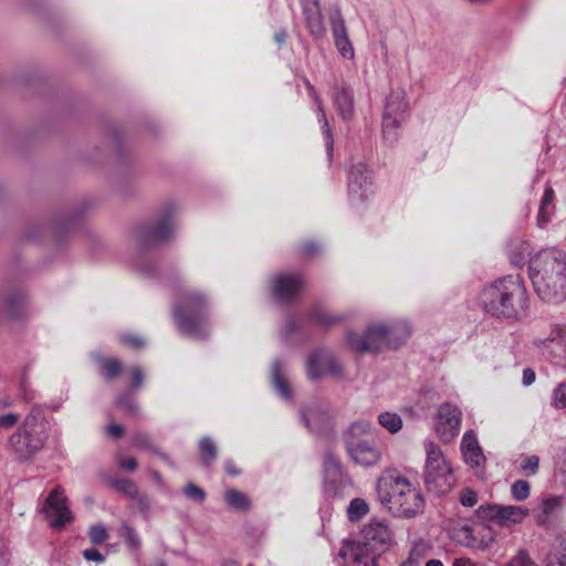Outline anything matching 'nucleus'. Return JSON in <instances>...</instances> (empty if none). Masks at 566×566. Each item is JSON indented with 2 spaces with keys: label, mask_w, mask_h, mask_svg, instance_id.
Listing matches in <instances>:
<instances>
[{
  "label": "nucleus",
  "mask_w": 566,
  "mask_h": 566,
  "mask_svg": "<svg viewBox=\"0 0 566 566\" xmlns=\"http://www.w3.org/2000/svg\"><path fill=\"white\" fill-rule=\"evenodd\" d=\"M480 304L493 317L521 319L526 316L528 295L520 276L506 275L483 289Z\"/></svg>",
  "instance_id": "f257e3e1"
},
{
  "label": "nucleus",
  "mask_w": 566,
  "mask_h": 566,
  "mask_svg": "<svg viewBox=\"0 0 566 566\" xmlns=\"http://www.w3.org/2000/svg\"><path fill=\"white\" fill-rule=\"evenodd\" d=\"M528 273L537 295L552 303L566 300V253L546 249L536 253L528 265Z\"/></svg>",
  "instance_id": "f03ea898"
},
{
  "label": "nucleus",
  "mask_w": 566,
  "mask_h": 566,
  "mask_svg": "<svg viewBox=\"0 0 566 566\" xmlns=\"http://www.w3.org/2000/svg\"><path fill=\"white\" fill-rule=\"evenodd\" d=\"M411 335V328L406 321L394 319L386 323H371L361 333L348 332L346 340L352 350L379 353L384 349H397Z\"/></svg>",
  "instance_id": "7ed1b4c3"
},
{
  "label": "nucleus",
  "mask_w": 566,
  "mask_h": 566,
  "mask_svg": "<svg viewBox=\"0 0 566 566\" xmlns=\"http://www.w3.org/2000/svg\"><path fill=\"white\" fill-rule=\"evenodd\" d=\"M50 436V424L43 410L33 406L17 430L6 441V449L21 462L41 451Z\"/></svg>",
  "instance_id": "20e7f679"
},
{
  "label": "nucleus",
  "mask_w": 566,
  "mask_h": 566,
  "mask_svg": "<svg viewBox=\"0 0 566 566\" xmlns=\"http://www.w3.org/2000/svg\"><path fill=\"white\" fill-rule=\"evenodd\" d=\"M174 316L184 335L196 339L208 336L207 300L200 293H184L175 306Z\"/></svg>",
  "instance_id": "39448f33"
},
{
  "label": "nucleus",
  "mask_w": 566,
  "mask_h": 566,
  "mask_svg": "<svg viewBox=\"0 0 566 566\" xmlns=\"http://www.w3.org/2000/svg\"><path fill=\"white\" fill-rule=\"evenodd\" d=\"M345 446L350 459L359 465H375L381 458V450L375 441L369 421L359 420L352 423L345 433Z\"/></svg>",
  "instance_id": "423d86ee"
},
{
  "label": "nucleus",
  "mask_w": 566,
  "mask_h": 566,
  "mask_svg": "<svg viewBox=\"0 0 566 566\" xmlns=\"http://www.w3.org/2000/svg\"><path fill=\"white\" fill-rule=\"evenodd\" d=\"M426 463L423 480L427 490L438 496L447 494L455 484V476L440 447L424 441Z\"/></svg>",
  "instance_id": "0eeeda50"
},
{
  "label": "nucleus",
  "mask_w": 566,
  "mask_h": 566,
  "mask_svg": "<svg viewBox=\"0 0 566 566\" xmlns=\"http://www.w3.org/2000/svg\"><path fill=\"white\" fill-rule=\"evenodd\" d=\"M176 211L175 203L167 202L151 224L137 229L136 238L142 249L151 248L170 239L176 229Z\"/></svg>",
  "instance_id": "6e6552de"
},
{
  "label": "nucleus",
  "mask_w": 566,
  "mask_h": 566,
  "mask_svg": "<svg viewBox=\"0 0 566 566\" xmlns=\"http://www.w3.org/2000/svg\"><path fill=\"white\" fill-rule=\"evenodd\" d=\"M566 495L545 493L533 501L530 510L535 524L545 531H556L564 522Z\"/></svg>",
  "instance_id": "1a4fd4ad"
},
{
  "label": "nucleus",
  "mask_w": 566,
  "mask_h": 566,
  "mask_svg": "<svg viewBox=\"0 0 566 566\" xmlns=\"http://www.w3.org/2000/svg\"><path fill=\"white\" fill-rule=\"evenodd\" d=\"M306 376L311 381L324 378L344 379L346 371L336 354L326 347L313 349L305 360Z\"/></svg>",
  "instance_id": "9d476101"
},
{
  "label": "nucleus",
  "mask_w": 566,
  "mask_h": 566,
  "mask_svg": "<svg viewBox=\"0 0 566 566\" xmlns=\"http://www.w3.org/2000/svg\"><path fill=\"white\" fill-rule=\"evenodd\" d=\"M408 115V103L405 92L401 90L392 91L386 98L382 115V135L388 145H394L398 140L400 124Z\"/></svg>",
  "instance_id": "9b49d317"
},
{
  "label": "nucleus",
  "mask_w": 566,
  "mask_h": 566,
  "mask_svg": "<svg viewBox=\"0 0 566 566\" xmlns=\"http://www.w3.org/2000/svg\"><path fill=\"white\" fill-rule=\"evenodd\" d=\"M533 345L544 358L557 366H566V331L552 326L548 334L533 339Z\"/></svg>",
  "instance_id": "f8f14e48"
},
{
  "label": "nucleus",
  "mask_w": 566,
  "mask_h": 566,
  "mask_svg": "<svg viewBox=\"0 0 566 566\" xmlns=\"http://www.w3.org/2000/svg\"><path fill=\"white\" fill-rule=\"evenodd\" d=\"M348 198L358 207L370 198L373 192V171L364 163L355 164L348 172Z\"/></svg>",
  "instance_id": "ddd939ff"
},
{
  "label": "nucleus",
  "mask_w": 566,
  "mask_h": 566,
  "mask_svg": "<svg viewBox=\"0 0 566 566\" xmlns=\"http://www.w3.org/2000/svg\"><path fill=\"white\" fill-rule=\"evenodd\" d=\"M476 515L482 521H491L500 526L520 524L530 515V510L518 505L485 504L479 506Z\"/></svg>",
  "instance_id": "4468645a"
},
{
  "label": "nucleus",
  "mask_w": 566,
  "mask_h": 566,
  "mask_svg": "<svg viewBox=\"0 0 566 566\" xmlns=\"http://www.w3.org/2000/svg\"><path fill=\"white\" fill-rule=\"evenodd\" d=\"M462 422L461 409L451 402H444L438 408L434 429L444 443L451 442L459 433Z\"/></svg>",
  "instance_id": "2eb2a0df"
},
{
  "label": "nucleus",
  "mask_w": 566,
  "mask_h": 566,
  "mask_svg": "<svg viewBox=\"0 0 566 566\" xmlns=\"http://www.w3.org/2000/svg\"><path fill=\"white\" fill-rule=\"evenodd\" d=\"M42 513L49 521L50 526L55 530L64 527L72 521L73 516L67 506V499L61 488H55L49 494L42 507Z\"/></svg>",
  "instance_id": "dca6fc26"
},
{
  "label": "nucleus",
  "mask_w": 566,
  "mask_h": 566,
  "mask_svg": "<svg viewBox=\"0 0 566 566\" xmlns=\"http://www.w3.org/2000/svg\"><path fill=\"white\" fill-rule=\"evenodd\" d=\"M405 490L398 494L397 501L390 506V512L398 517L410 518L422 512L424 500L419 490L408 481L403 484Z\"/></svg>",
  "instance_id": "f3484780"
},
{
  "label": "nucleus",
  "mask_w": 566,
  "mask_h": 566,
  "mask_svg": "<svg viewBox=\"0 0 566 566\" xmlns=\"http://www.w3.org/2000/svg\"><path fill=\"white\" fill-rule=\"evenodd\" d=\"M408 480L401 476L397 471H385L378 479L376 491L380 503L390 510V506L397 501V495L405 490L403 484Z\"/></svg>",
  "instance_id": "a211bd4d"
},
{
  "label": "nucleus",
  "mask_w": 566,
  "mask_h": 566,
  "mask_svg": "<svg viewBox=\"0 0 566 566\" xmlns=\"http://www.w3.org/2000/svg\"><path fill=\"white\" fill-rule=\"evenodd\" d=\"M339 555L348 566H376L377 557L380 555L359 539L345 542Z\"/></svg>",
  "instance_id": "6ab92c4d"
},
{
  "label": "nucleus",
  "mask_w": 566,
  "mask_h": 566,
  "mask_svg": "<svg viewBox=\"0 0 566 566\" xmlns=\"http://www.w3.org/2000/svg\"><path fill=\"white\" fill-rule=\"evenodd\" d=\"M303 277L300 274H276L272 279V294L281 303L293 301L303 286Z\"/></svg>",
  "instance_id": "aec40b11"
},
{
  "label": "nucleus",
  "mask_w": 566,
  "mask_h": 566,
  "mask_svg": "<svg viewBox=\"0 0 566 566\" xmlns=\"http://www.w3.org/2000/svg\"><path fill=\"white\" fill-rule=\"evenodd\" d=\"M357 539L381 554L391 543V532L386 524L373 522L363 527Z\"/></svg>",
  "instance_id": "412c9836"
},
{
  "label": "nucleus",
  "mask_w": 566,
  "mask_h": 566,
  "mask_svg": "<svg viewBox=\"0 0 566 566\" xmlns=\"http://www.w3.org/2000/svg\"><path fill=\"white\" fill-rule=\"evenodd\" d=\"M332 99L338 115L343 120L349 122L355 115L354 92L344 82L335 83L332 90Z\"/></svg>",
  "instance_id": "4be33fe9"
},
{
  "label": "nucleus",
  "mask_w": 566,
  "mask_h": 566,
  "mask_svg": "<svg viewBox=\"0 0 566 566\" xmlns=\"http://www.w3.org/2000/svg\"><path fill=\"white\" fill-rule=\"evenodd\" d=\"M329 420L327 408L319 403H312L302 410V421L312 432H324L328 428Z\"/></svg>",
  "instance_id": "5701e85b"
},
{
  "label": "nucleus",
  "mask_w": 566,
  "mask_h": 566,
  "mask_svg": "<svg viewBox=\"0 0 566 566\" xmlns=\"http://www.w3.org/2000/svg\"><path fill=\"white\" fill-rule=\"evenodd\" d=\"M303 13L311 35L316 40L324 38L326 29L321 13L319 0L305 1Z\"/></svg>",
  "instance_id": "b1692460"
},
{
  "label": "nucleus",
  "mask_w": 566,
  "mask_h": 566,
  "mask_svg": "<svg viewBox=\"0 0 566 566\" xmlns=\"http://www.w3.org/2000/svg\"><path fill=\"white\" fill-rule=\"evenodd\" d=\"M271 381L274 390L285 400L292 399V390L285 376L283 361L275 359L271 368Z\"/></svg>",
  "instance_id": "393cba45"
},
{
  "label": "nucleus",
  "mask_w": 566,
  "mask_h": 566,
  "mask_svg": "<svg viewBox=\"0 0 566 566\" xmlns=\"http://www.w3.org/2000/svg\"><path fill=\"white\" fill-rule=\"evenodd\" d=\"M307 86L310 88V92L311 94L314 95V101L316 103V114H317V119H318V123L322 124V132H323V135H324V142H325V147H326V154H327V157H328V160L331 161L332 160V157H333V150H334V137H333V133H332V129L328 125V122H327V118H326V115H325V112L323 109V105H322V101L318 98V96L315 94V91L314 88L310 85V83L307 82Z\"/></svg>",
  "instance_id": "a878e982"
},
{
  "label": "nucleus",
  "mask_w": 566,
  "mask_h": 566,
  "mask_svg": "<svg viewBox=\"0 0 566 566\" xmlns=\"http://www.w3.org/2000/svg\"><path fill=\"white\" fill-rule=\"evenodd\" d=\"M554 197V190L552 188H546L541 199L537 213V224L539 227H545L552 220L555 211Z\"/></svg>",
  "instance_id": "bb28decb"
},
{
  "label": "nucleus",
  "mask_w": 566,
  "mask_h": 566,
  "mask_svg": "<svg viewBox=\"0 0 566 566\" xmlns=\"http://www.w3.org/2000/svg\"><path fill=\"white\" fill-rule=\"evenodd\" d=\"M329 24L334 41L348 36L345 20L338 6H333L329 9Z\"/></svg>",
  "instance_id": "cd10ccee"
},
{
  "label": "nucleus",
  "mask_w": 566,
  "mask_h": 566,
  "mask_svg": "<svg viewBox=\"0 0 566 566\" xmlns=\"http://www.w3.org/2000/svg\"><path fill=\"white\" fill-rule=\"evenodd\" d=\"M224 501L231 509L238 511H248L251 506L248 495L234 489L226 491Z\"/></svg>",
  "instance_id": "c85d7f7f"
},
{
  "label": "nucleus",
  "mask_w": 566,
  "mask_h": 566,
  "mask_svg": "<svg viewBox=\"0 0 566 566\" xmlns=\"http://www.w3.org/2000/svg\"><path fill=\"white\" fill-rule=\"evenodd\" d=\"M323 468L326 481L335 483L340 479L342 464L332 453H326L324 455Z\"/></svg>",
  "instance_id": "c756f323"
},
{
  "label": "nucleus",
  "mask_w": 566,
  "mask_h": 566,
  "mask_svg": "<svg viewBox=\"0 0 566 566\" xmlns=\"http://www.w3.org/2000/svg\"><path fill=\"white\" fill-rule=\"evenodd\" d=\"M116 405L130 417H140V408L132 392H124L117 396Z\"/></svg>",
  "instance_id": "7c9ffc66"
},
{
  "label": "nucleus",
  "mask_w": 566,
  "mask_h": 566,
  "mask_svg": "<svg viewBox=\"0 0 566 566\" xmlns=\"http://www.w3.org/2000/svg\"><path fill=\"white\" fill-rule=\"evenodd\" d=\"M119 535L123 537L126 546L132 552H137L142 546L138 533L129 524L124 523L119 528Z\"/></svg>",
  "instance_id": "2f4dec72"
},
{
  "label": "nucleus",
  "mask_w": 566,
  "mask_h": 566,
  "mask_svg": "<svg viewBox=\"0 0 566 566\" xmlns=\"http://www.w3.org/2000/svg\"><path fill=\"white\" fill-rule=\"evenodd\" d=\"M199 451L202 462L206 467H210L217 458V447L211 438L205 437L199 441Z\"/></svg>",
  "instance_id": "473e14b6"
},
{
  "label": "nucleus",
  "mask_w": 566,
  "mask_h": 566,
  "mask_svg": "<svg viewBox=\"0 0 566 566\" xmlns=\"http://www.w3.org/2000/svg\"><path fill=\"white\" fill-rule=\"evenodd\" d=\"M132 444L133 447L139 449L153 451L154 453L160 455L164 460H168V457L165 453L160 452L154 447L150 436L146 432L138 431L134 433L132 438Z\"/></svg>",
  "instance_id": "72a5a7b5"
},
{
  "label": "nucleus",
  "mask_w": 566,
  "mask_h": 566,
  "mask_svg": "<svg viewBox=\"0 0 566 566\" xmlns=\"http://www.w3.org/2000/svg\"><path fill=\"white\" fill-rule=\"evenodd\" d=\"M379 424L390 433H396L402 428V419L395 412H381L378 416Z\"/></svg>",
  "instance_id": "f704fd0d"
},
{
  "label": "nucleus",
  "mask_w": 566,
  "mask_h": 566,
  "mask_svg": "<svg viewBox=\"0 0 566 566\" xmlns=\"http://www.w3.org/2000/svg\"><path fill=\"white\" fill-rule=\"evenodd\" d=\"M109 483L112 488H114L117 492L130 499H137L138 488L134 481L129 479H113L109 481Z\"/></svg>",
  "instance_id": "c9c22d12"
},
{
  "label": "nucleus",
  "mask_w": 566,
  "mask_h": 566,
  "mask_svg": "<svg viewBox=\"0 0 566 566\" xmlns=\"http://www.w3.org/2000/svg\"><path fill=\"white\" fill-rule=\"evenodd\" d=\"M546 566H566V534L558 538V548L547 557Z\"/></svg>",
  "instance_id": "e433bc0d"
},
{
  "label": "nucleus",
  "mask_w": 566,
  "mask_h": 566,
  "mask_svg": "<svg viewBox=\"0 0 566 566\" xmlns=\"http://www.w3.org/2000/svg\"><path fill=\"white\" fill-rule=\"evenodd\" d=\"M368 512V505L363 499H354L347 507L348 518L352 522L359 521Z\"/></svg>",
  "instance_id": "4c0bfd02"
},
{
  "label": "nucleus",
  "mask_w": 566,
  "mask_h": 566,
  "mask_svg": "<svg viewBox=\"0 0 566 566\" xmlns=\"http://www.w3.org/2000/svg\"><path fill=\"white\" fill-rule=\"evenodd\" d=\"M531 494V484L525 480H517L511 485V495L516 501H524Z\"/></svg>",
  "instance_id": "58836bf2"
},
{
  "label": "nucleus",
  "mask_w": 566,
  "mask_h": 566,
  "mask_svg": "<svg viewBox=\"0 0 566 566\" xmlns=\"http://www.w3.org/2000/svg\"><path fill=\"white\" fill-rule=\"evenodd\" d=\"M103 377L107 380L117 377L122 370V365L116 358H106L102 361Z\"/></svg>",
  "instance_id": "ea45409f"
},
{
  "label": "nucleus",
  "mask_w": 566,
  "mask_h": 566,
  "mask_svg": "<svg viewBox=\"0 0 566 566\" xmlns=\"http://www.w3.org/2000/svg\"><path fill=\"white\" fill-rule=\"evenodd\" d=\"M24 303V295L22 293H14L8 298V312L11 317H19L21 315L20 307Z\"/></svg>",
  "instance_id": "a19ab883"
},
{
  "label": "nucleus",
  "mask_w": 566,
  "mask_h": 566,
  "mask_svg": "<svg viewBox=\"0 0 566 566\" xmlns=\"http://www.w3.org/2000/svg\"><path fill=\"white\" fill-rule=\"evenodd\" d=\"M107 531L103 524H95L90 527L88 537L95 545L103 544L107 539Z\"/></svg>",
  "instance_id": "79ce46f5"
},
{
  "label": "nucleus",
  "mask_w": 566,
  "mask_h": 566,
  "mask_svg": "<svg viewBox=\"0 0 566 566\" xmlns=\"http://www.w3.org/2000/svg\"><path fill=\"white\" fill-rule=\"evenodd\" d=\"M462 454L465 463L472 468H479L485 462V457L482 452V449L464 451Z\"/></svg>",
  "instance_id": "37998d69"
},
{
  "label": "nucleus",
  "mask_w": 566,
  "mask_h": 566,
  "mask_svg": "<svg viewBox=\"0 0 566 566\" xmlns=\"http://www.w3.org/2000/svg\"><path fill=\"white\" fill-rule=\"evenodd\" d=\"M335 46L344 59L352 60L355 56L354 46L349 36L334 41Z\"/></svg>",
  "instance_id": "c03bdc74"
},
{
  "label": "nucleus",
  "mask_w": 566,
  "mask_h": 566,
  "mask_svg": "<svg viewBox=\"0 0 566 566\" xmlns=\"http://www.w3.org/2000/svg\"><path fill=\"white\" fill-rule=\"evenodd\" d=\"M311 319L319 325L329 326L339 321V318L327 315L322 308H314L311 312Z\"/></svg>",
  "instance_id": "a18cd8bd"
},
{
  "label": "nucleus",
  "mask_w": 566,
  "mask_h": 566,
  "mask_svg": "<svg viewBox=\"0 0 566 566\" xmlns=\"http://www.w3.org/2000/svg\"><path fill=\"white\" fill-rule=\"evenodd\" d=\"M538 465H539V459L538 457L536 455H531V457H527L525 458L521 464H520V469L521 471L527 475V476H531V475H534L536 474L537 470H538Z\"/></svg>",
  "instance_id": "49530a36"
},
{
  "label": "nucleus",
  "mask_w": 566,
  "mask_h": 566,
  "mask_svg": "<svg viewBox=\"0 0 566 566\" xmlns=\"http://www.w3.org/2000/svg\"><path fill=\"white\" fill-rule=\"evenodd\" d=\"M552 405L555 408H566V381L559 384L553 392Z\"/></svg>",
  "instance_id": "de8ad7c7"
},
{
  "label": "nucleus",
  "mask_w": 566,
  "mask_h": 566,
  "mask_svg": "<svg viewBox=\"0 0 566 566\" xmlns=\"http://www.w3.org/2000/svg\"><path fill=\"white\" fill-rule=\"evenodd\" d=\"M19 390H20V395L24 401L31 402L32 400L35 399L36 392L31 387L30 382L28 381L25 373L22 376Z\"/></svg>",
  "instance_id": "09e8293b"
},
{
  "label": "nucleus",
  "mask_w": 566,
  "mask_h": 566,
  "mask_svg": "<svg viewBox=\"0 0 566 566\" xmlns=\"http://www.w3.org/2000/svg\"><path fill=\"white\" fill-rule=\"evenodd\" d=\"M475 449H481L479 446L478 439L472 431H467L461 441V451H471Z\"/></svg>",
  "instance_id": "8fccbe9b"
},
{
  "label": "nucleus",
  "mask_w": 566,
  "mask_h": 566,
  "mask_svg": "<svg viewBox=\"0 0 566 566\" xmlns=\"http://www.w3.org/2000/svg\"><path fill=\"white\" fill-rule=\"evenodd\" d=\"M423 555V547L420 545H416L411 548L409 553V557L406 562L401 564V566H419V563Z\"/></svg>",
  "instance_id": "3c124183"
},
{
  "label": "nucleus",
  "mask_w": 566,
  "mask_h": 566,
  "mask_svg": "<svg viewBox=\"0 0 566 566\" xmlns=\"http://www.w3.org/2000/svg\"><path fill=\"white\" fill-rule=\"evenodd\" d=\"M459 501L465 507H473L478 503L476 492L471 489H465L461 491Z\"/></svg>",
  "instance_id": "603ef678"
},
{
  "label": "nucleus",
  "mask_w": 566,
  "mask_h": 566,
  "mask_svg": "<svg viewBox=\"0 0 566 566\" xmlns=\"http://www.w3.org/2000/svg\"><path fill=\"white\" fill-rule=\"evenodd\" d=\"M185 494L190 497V499H193L195 501L201 503L205 501L206 499V493L205 491L197 486L196 484L193 483H189L186 488H185Z\"/></svg>",
  "instance_id": "864d4df0"
},
{
  "label": "nucleus",
  "mask_w": 566,
  "mask_h": 566,
  "mask_svg": "<svg viewBox=\"0 0 566 566\" xmlns=\"http://www.w3.org/2000/svg\"><path fill=\"white\" fill-rule=\"evenodd\" d=\"M509 566H537L528 556V554L524 551L518 552V554L513 557Z\"/></svg>",
  "instance_id": "5fc2aeb1"
},
{
  "label": "nucleus",
  "mask_w": 566,
  "mask_h": 566,
  "mask_svg": "<svg viewBox=\"0 0 566 566\" xmlns=\"http://www.w3.org/2000/svg\"><path fill=\"white\" fill-rule=\"evenodd\" d=\"M137 270L145 276L151 277L156 273V268L153 262L140 261L137 263Z\"/></svg>",
  "instance_id": "6e6d98bb"
},
{
  "label": "nucleus",
  "mask_w": 566,
  "mask_h": 566,
  "mask_svg": "<svg viewBox=\"0 0 566 566\" xmlns=\"http://www.w3.org/2000/svg\"><path fill=\"white\" fill-rule=\"evenodd\" d=\"M120 342L133 348H139L145 344V342L136 335H123L120 336Z\"/></svg>",
  "instance_id": "4d7b16f0"
},
{
  "label": "nucleus",
  "mask_w": 566,
  "mask_h": 566,
  "mask_svg": "<svg viewBox=\"0 0 566 566\" xmlns=\"http://www.w3.org/2000/svg\"><path fill=\"white\" fill-rule=\"evenodd\" d=\"M300 328L298 322L294 317H289L285 322V325L283 327V336L285 338H289L294 332H296Z\"/></svg>",
  "instance_id": "13d9d810"
},
{
  "label": "nucleus",
  "mask_w": 566,
  "mask_h": 566,
  "mask_svg": "<svg viewBox=\"0 0 566 566\" xmlns=\"http://www.w3.org/2000/svg\"><path fill=\"white\" fill-rule=\"evenodd\" d=\"M83 556L88 562L103 563L105 560L104 555L96 548L85 549Z\"/></svg>",
  "instance_id": "bf43d9fd"
},
{
  "label": "nucleus",
  "mask_w": 566,
  "mask_h": 566,
  "mask_svg": "<svg viewBox=\"0 0 566 566\" xmlns=\"http://www.w3.org/2000/svg\"><path fill=\"white\" fill-rule=\"evenodd\" d=\"M106 433L112 438H120L124 433L123 426L118 423H111L106 427Z\"/></svg>",
  "instance_id": "052dcab7"
},
{
  "label": "nucleus",
  "mask_w": 566,
  "mask_h": 566,
  "mask_svg": "<svg viewBox=\"0 0 566 566\" xmlns=\"http://www.w3.org/2000/svg\"><path fill=\"white\" fill-rule=\"evenodd\" d=\"M132 377H133V387L139 388L143 384V379H144L142 368L138 366L133 367L132 368Z\"/></svg>",
  "instance_id": "680f3d73"
},
{
  "label": "nucleus",
  "mask_w": 566,
  "mask_h": 566,
  "mask_svg": "<svg viewBox=\"0 0 566 566\" xmlns=\"http://www.w3.org/2000/svg\"><path fill=\"white\" fill-rule=\"evenodd\" d=\"M117 463L122 469L130 472L135 471L137 468V461L135 458L119 459Z\"/></svg>",
  "instance_id": "e2e57ef3"
},
{
  "label": "nucleus",
  "mask_w": 566,
  "mask_h": 566,
  "mask_svg": "<svg viewBox=\"0 0 566 566\" xmlns=\"http://www.w3.org/2000/svg\"><path fill=\"white\" fill-rule=\"evenodd\" d=\"M535 381V371L531 368L523 370L522 382L524 386H531Z\"/></svg>",
  "instance_id": "0e129e2a"
},
{
  "label": "nucleus",
  "mask_w": 566,
  "mask_h": 566,
  "mask_svg": "<svg viewBox=\"0 0 566 566\" xmlns=\"http://www.w3.org/2000/svg\"><path fill=\"white\" fill-rule=\"evenodd\" d=\"M319 250V245L315 242H307L303 245V253L313 256Z\"/></svg>",
  "instance_id": "69168bd1"
},
{
  "label": "nucleus",
  "mask_w": 566,
  "mask_h": 566,
  "mask_svg": "<svg viewBox=\"0 0 566 566\" xmlns=\"http://www.w3.org/2000/svg\"><path fill=\"white\" fill-rule=\"evenodd\" d=\"M224 470L228 474L232 476H237L240 474V471L237 469L235 463L232 460L224 461Z\"/></svg>",
  "instance_id": "338daca9"
},
{
  "label": "nucleus",
  "mask_w": 566,
  "mask_h": 566,
  "mask_svg": "<svg viewBox=\"0 0 566 566\" xmlns=\"http://www.w3.org/2000/svg\"><path fill=\"white\" fill-rule=\"evenodd\" d=\"M453 566H473L468 559L459 558L453 562Z\"/></svg>",
  "instance_id": "774afa93"
}]
</instances>
